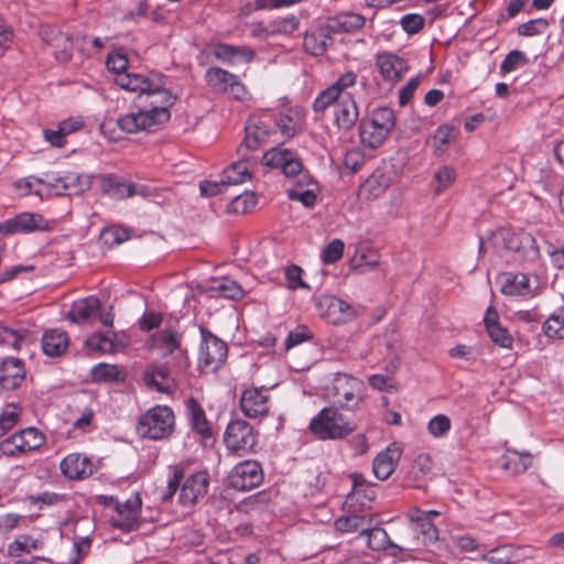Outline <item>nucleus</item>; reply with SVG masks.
<instances>
[{
  "mask_svg": "<svg viewBox=\"0 0 564 564\" xmlns=\"http://www.w3.org/2000/svg\"><path fill=\"white\" fill-rule=\"evenodd\" d=\"M358 74L348 69L339 74L336 80L322 90L313 102L315 112L323 113L334 106V122L339 130L349 131L358 121L359 109L355 98Z\"/></svg>",
  "mask_w": 564,
  "mask_h": 564,
  "instance_id": "f257e3e1",
  "label": "nucleus"
},
{
  "mask_svg": "<svg viewBox=\"0 0 564 564\" xmlns=\"http://www.w3.org/2000/svg\"><path fill=\"white\" fill-rule=\"evenodd\" d=\"M176 97L165 88V77L160 75V85L151 89L139 100L137 110L121 116L118 127L127 133H137L152 129L170 120V107L175 104Z\"/></svg>",
  "mask_w": 564,
  "mask_h": 564,
  "instance_id": "f03ea898",
  "label": "nucleus"
},
{
  "mask_svg": "<svg viewBox=\"0 0 564 564\" xmlns=\"http://www.w3.org/2000/svg\"><path fill=\"white\" fill-rule=\"evenodd\" d=\"M209 487V475L206 471H197L184 479V470L174 466L172 476L167 480V491L164 500L171 499L180 489L178 502L184 507L193 506L203 499Z\"/></svg>",
  "mask_w": 564,
  "mask_h": 564,
  "instance_id": "7ed1b4c3",
  "label": "nucleus"
},
{
  "mask_svg": "<svg viewBox=\"0 0 564 564\" xmlns=\"http://www.w3.org/2000/svg\"><path fill=\"white\" fill-rule=\"evenodd\" d=\"M394 112L389 107L373 109L359 122V137L364 147L377 149L383 144L394 127Z\"/></svg>",
  "mask_w": 564,
  "mask_h": 564,
  "instance_id": "20e7f679",
  "label": "nucleus"
},
{
  "mask_svg": "<svg viewBox=\"0 0 564 564\" xmlns=\"http://www.w3.org/2000/svg\"><path fill=\"white\" fill-rule=\"evenodd\" d=\"M98 502L113 511L110 523L113 528L124 532L138 529L142 508L139 492L132 494L127 500L120 501L113 496H99Z\"/></svg>",
  "mask_w": 564,
  "mask_h": 564,
  "instance_id": "39448f33",
  "label": "nucleus"
},
{
  "mask_svg": "<svg viewBox=\"0 0 564 564\" xmlns=\"http://www.w3.org/2000/svg\"><path fill=\"white\" fill-rule=\"evenodd\" d=\"M174 426L173 410L167 405H155L140 416L137 432L143 438L160 441L170 437Z\"/></svg>",
  "mask_w": 564,
  "mask_h": 564,
  "instance_id": "423d86ee",
  "label": "nucleus"
},
{
  "mask_svg": "<svg viewBox=\"0 0 564 564\" xmlns=\"http://www.w3.org/2000/svg\"><path fill=\"white\" fill-rule=\"evenodd\" d=\"M310 431L319 440H338L354 431L352 425L333 406L322 409L310 422Z\"/></svg>",
  "mask_w": 564,
  "mask_h": 564,
  "instance_id": "0eeeda50",
  "label": "nucleus"
},
{
  "mask_svg": "<svg viewBox=\"0 0 564 564\" xmlns=\"http://www.w3.org/2000/svg\"><path fill=\"white\" fill-rule=\"evenodd\" d=\"M151 346L159 350L162 356H173L174 368L185 371L189 367L187 350L183 348V334L174 328H164L154 333L151 338Z\"/></svg>",
  "mask_w": 564,
  "mask_h": 564,
  "instance_id": "6e6552de",
  "label": "nucleus"
},
{
  "mask_svg": "<svg viewBox=\"0 0 564 564\" xmlns=\"http://www.w3.org/2000/svg\"><path fill=\"white\" fill-rule=\"evenodd\" d=\"M226 448L239 456L251 453L258 443V432L242 419L231 420L224 433Z\"/></svg>",
  "mask_w": 564,
  "mask_h": 564,
  "instance_id": "1a4fd4ad",
  "label": "nucleus"
},
{
  "mask_svg": "<svg viewBox=\"0 0 564 564\" xmlns=\"http://www.w3.org/2000/svg\"><path fill=\"white\" fill-rule=\"evenodd\" d=\"M45 435L36 427H25L0 443V452L8 457H21L44 445Z\"/></svg>",
  "mask_w": 564,
  "mask_h": 564,
  "instance_id": "9d476101",
  "label": "nucleus"
},
{
  "mask_svg": "<svg viewBox=\"0 0 564 564\" xmlns=\"http://www.w3.org/2000/svg\"><path fill=\"white\" fill-rule=\"evenodd\" d=\"M200 336L198 365L204 372H215L227 359V344L204 327H200Z\"/></svg>",
  "mask_w": 564,
  "mask_h": 564,
  "instance_id": "9b49d317",
  "label": "nucleus"
},
{
  "mask_svg": "<svg viewBox=\"0 0 564 564\" xmlns=\"http://www.w3.org/2000/svg\"><path fill=\"white\" fill-rule=\"evenodd\" d=\"M362 391L361 380L347 373H337L333 380L330 394L340 408L355 410L362 401Z\"/></svg>",
  "mask_w": 564,
  "mask_h": 564,
  "instance_id": "f8f14e48",
  "label": "nucleus"
},
{
  "mask_svg": "<svg viewBox=\"0 0 564 564\" xmlns=\"http://www.w3.org/2000/svg\"><path fill=\"white\" fill-rule=\"evenodd\" d=\"M275 133L273 119L269 113L252 115L246 122L245 138L239 152L246 150L256 151L269 143Z\"/></svg>",
  "mask_w": 564,
  "mask_h": 564,
  "instance_id": "ddd939ff",
  "label": "nucleus"
},
{
  "mask_svg": "<svg viewBox=\"0 0 564 564\" xmlns=\"http://www.w3.org/2000/svg\"><path fill=\"white\" fill-rule=\"evenodd\" d=\"M262 163L272 169H280L289 178L300 176L303 181H308L307 185L312 184V180L303 173L302 159L295 151L281 147L272 148L263 154Z\"/></svg>",
  "mask_w": 564,
  "mask_h": 564,
  "instance_id": "4468645a",
  "label": "nucleus"
},
{
  "mask_svg": "<svg viewBox=\"0 0 564 564\" xmlns=\"http://www.w3.org/2000/svg\"><path fill=\"white\" fill-rule=\"evenodd\" d=\"M205 82L209 88L230 95L237 100H243L248 96L246 85L239 77L218 66L209 67L205 73Z\"/></svg>",
  "mask_w": 564,
  "mask_h": 564,
  "instance_id": "2eb2a0df",
  "label": "nucleus"
},
{
  "mask_svg": "<svg viewBox=\"0 0 564 564\" xmlns=\"http://www.w3.org/2000/svg\"><path fill=\"white\" fill-rule=\"evenodd\" d=\"M271 395L264 387H249L242 390L239 408L245 416L257 420L267 417L271 409Z\"/></svg>",
  "mask_w": 564,
  "mask_h": 564,
  "instance_id": "dca6fc26",
  "label": "nucleus"
},
{
  "mask_svg": "<svg viewBox=\"0 0 564 564\" xmlns=\"http://www.w3.org/2000/svg\"><path fill=\"white\" fill-rule=\"evenodd\" d=\"M263 481V470L257 460H243L237 464L228 476L230 487L247 491L260 486Z\"/></svg>",
  "mask_w": 564,
  "mask_h": 564,
  "instance_id": "f3484780",
  "label": "nucleus"
},
{
  "mask_svg": "<svg viewBox=\"0 0 564 564\" xmlns=\"http://www.w3.org/2000/svg\"><path fill=\"white\" fill-rule=\"evenodd\" d=\"M503 247L517 253L518 259L523 262H534L540 257V248L535 238L529 232H514L506 230L502 232Z\"/></svg>",
  "mask_w": 564,
  "mask_h": 564,
  "instance_id": "a211bd4d",
  "label": "nucleus"
},
{
  "mask_svg": "<svg viewBox=\"0 0 564 564\" xmlns=\"http://www.w3.org/2000/svg\"><path fill=\"white\" fill-rule=\"evenodd\" d=\"M334 34L326 21L313 24L305 31L303 36V48L312 56H323L333 44Z\"/></svg>",
  "mask_w": 564,
  "mask_h": 564,
  "instance_id": "6ab92c4d",
  "label": "nucleus"
},
{
  "mask_svg": "<svg viewBox=\"0 0 564 564\" xmlns=\"http://www.w3.org/2000/svg\"><path fill=\"white\" fill-rule=\"evenodd\" d=\"M50 229V223L41 214L20 213L17 216L0 223V234L32 232Z\"/></svg>",
  "mask_w": 564,
  "mask_h": 564,
  "instance_id": "aec40b11",
  "label": "nucleus"
},
{
  "mask_svg": "<svg viewBox=\"0 0 564 564\" xmlns=\"http://www.w3.org/2000/svg\"><path fill=\"white\" fill-rule=\"evenodd\" d=\"M59 469L68 480H84L97 470V465L85 454L70 453L61 460Z\"/></svg>",
  "mask_w": 564,
  "mask_h": 564,
  "instance_id": "412c9836",
  "label": "nucleus"
},
{
  "mask_svg": "<svg viewBox=\"0 0 564 564\" xmlns=\"http://www.w3.org/2000/svg\"><path fill=\"white\" fill-rule=\"evenodd\" d=\"M160 75L161 74L151 73L150 75L145 76L142 74L127 72L126 74H120L117 76L116 83L118 86L128 91L139 93V100H142V97L145 96L151 87H159Z\"/></svg>",
  "mask_w": 564,
  "mask_h": 564,
  "instance_id": "4be33fe9",
  "label": "nucleus"
},
{
  "mask_svg": "<svg viewBox=\"0 0 564 564\" xmlns=\"http://www.w3.org/2000/svg\"><path fill=\"white\" fill-rule=\"evenodd\" d=\"M402 449L392 443L377 454L372 462V470L379 480H387L394 471L401 458Z\"/></svg>",
  "mask_w": 564,
  "mask_h": 564,
  "instance_id": "5701e85b",
  "label": "nucleus"
},
{
  "mask_svg": "<svg viewBox=\"0 0 564 564\" xmlns=\"http://www.w3.org/2000/svg\"><path fill=\"white\" fill-rule=\"evenodd\" d=\"M376 66L382 78L391 84L398 83L409 68L408 63L402 57L389 52L377 55Z\"/></svg>",
  "mask_w": 564,
  "mask_h": 564,
  "instance_id": "b1692460",
  "label": "nucleus"
},
{
  "mask_svg": "<svg viewBox=\"0 0 564 564\" xmlns=\"http://www.w3.org/2000/svg\"><path fill=\"white\" fill-rule=\"evenodd\" d=\"M145 384L159 392H170L176 388V382L166 365H150L144 373Z\"/></svg>",
  "mask_w": 564,
  "mask_h": 564,
  "instance_id": "393cba45",
  "label": "nucleus"
},
{
  "mask_svg": "<svg viewBox=\"0 0 564 564\" xmlns=\"http://www.w3.org/2000/svg\"><path fill=\"white\" fill-rule=\"evenodd\" d=\"M25 378L24 364L19 358L9 357L0 366V386L4 390L19 388Z\"/></svg>",
  "mask_w": 564,
  "mask_h": 564,
  "instance_id": "a878e982",
  "label": "nucleus"
},
{
  "mask_svg": "<svg viewBox=\"0 0 564 564\" xmlns=\"http://www.w3.org/2000/svg\"><path fill=\"white\" fill-rule=\"evenodd\" d=\"M214 56L229 65H234L237 62L250 63L254 56V51L246 45L237 46L227 43H217L213 47Z\"/></svg>",
  "mask_w": 564,
  "mask_h": 564,
  "instance_id": "bb28decb",
  "label": "nucleus"
},
{
  "mask_svg": "<svg viewBox=\"0 0 564 564\" xmlns=\"http://www.w3.org/2000/svg\"><path fill=\"white\" fill-rule=\"evenodd\" d=\"M500 291L507 296H525L531 292L529 276L524 273L505 272L498 278Z\"/></svg>",
  "mask_w": 564,
  "mask_h": 564,
  "instance_id": "cd10ccee",
  "label": "nucleus"
},
{
  "mask_svg": "<svg viewBox=\"0 0 564 564\" xmlns=\"http://www.w3.org/2000/svg\"><path fill=\"white\" fill-rule=\"evenodd\" d=\"M96 181L99 185L102 194L113 199H126L128 198L130 182L123 177L113 174H99L96 176Z\"/></svg>",
  "mask_w": 564,
  "mask_h": 564,
  "instance_id": "c85d7f7f",
  "label": "nucleus"
},
{
  "mask_svg": "<svg viewBox=\"0 0 564 564\" xmlns=\"http://www.w3.org/2000/svg\"><path fill=\"white\" fill-rule=\"evenodd\" d=\"M333 34L354 33L366 23V18L355 12H341L325 20Z\"/></svg>",
  "mask_w": 564,
  "mask_h": 564,
  "instance_id": "c756f323",
  "label": "nucleus"
},
{
  "mask_svg": "<svg viewBox=\"0 0 564 564\" xmlns=\"http://www.w3.org/2000/svg\"><path fill=\"white\" fill-rule=\"evenodd\" d=\"M408 517L414 524V531L422 535L424 544H432L438 540V529L433 523L432 519H429V513H424V510L414 508L409 511Z\"/></svg>",
  "mask_w": 564,
  "mask_h": 564,
  "instance_id": "7c9ffc66",
  "label": "nucleus"
},
{
  "mask_svg": "<svg viewBox=\"0 0 564 564\" xmlns=\"http://www.w3.org/2000/svg\"><path fill=\"white\" fill-rule=\"evenodd\" d=\"M99 310V299L95 296H87L85 299L77 300L72 304L70 310L67 313V317L74 323L83 324L95 318Z\"/></svg>",
  "mask_w": 564,
  "mask_h": 564,
  "instance_id": "2f4dec72",
  "label": "nucleus"
},
{
  "mask_svg": "<svg viewBox=\"0 0 564 564\" xmlns=\"http://www.w3.org/2000/svg\"><path fill=\"white\" fill-rule=\"evenodd\" d=\"M69 346V338L65 330L53 328L44 332L42 336V350L48 357L62 356Z\"/></svg>",
  "mask_w": 564,
  "mask_h": 564,
  "instance_id": "473e14b6",
  "label": "nucleus"
},
{
  "mask_svg": "<svg viewBox=\"0 0 564 564\" xmlns=\"http://www.w3.org/2000/svg\"><path fill=\"white\" fill-rule=\"evenodd\" d=\"M186 411L193 431L199 434L204 440L210 438L213 436L212 425L199 402L194 398L188 399L186 402Z\"/></svg>",
  "mask_w": 564,
  "mask_h": 564,
  "instance_id": "72a5a7b5",
  "label": "nucleus"
},
{
  "mask_svg": "<svg viewBox=\"0 0 564 564\" xmlns=\"http://www.w3.org/2000/svg\"><path fill=\"white\" fill-rule=\"evenodd\" d=\"M361 535L367 538V545L373 551H388L394 556L402 551L401 546L390 541L387 531L382 528L362 529Z\"/></svg>",
  "mask_w": 564,
  "mask_h": 564,
  "instance_id": "f704fd0d",
  "label": "nucleus"
},
{
  "mask_svg": "<svg viewBox=\"0 0 564 564\" xmlns=\"http://www.w3.org/2000/svg\"><path fill=\"white\" fill-rule=\"evenodd\" d=\"M325 317L332 324H345L355 317V310L347 302L339 297L326 300Z\"/></svg>",
  "mask_w": 564,
  "mask_h": 564,
  "instance_id": "c9c22d12",
  "label": "nucleus"
},
{
  "mask_svg": "<svg viewBox=\"0 0 564 564\" xmlns=\"http://www.w3.org/2000/svg\"><path fill=\"white\" fill-rule=\"evenodd\" d=\"M141 19H149L154 22L163 20V15L159 11V8H152L150 0H140L134 8L127 11L122 21L138 23Z\"/></svg>",
  "mask_w": 564,
  "mask_h": 564,
  "instance_id": "e433bc0d",
  "label": "nucleus"
},
{
  "mask_svg": "<svg viewBox=\"0 0 564 564\" xmlns=\"http://www.w3.org/2000/svg\"><path fill=\"white\" fill-rule=\"evenodd\" d=\"M43 543L29 534H20L8 544V555L11 557H21L42 547Z\"/></svg>",
  "mask_w": 564,
  "mask_h": 564,
  "instance_id": "4c0bfd02",
  "label": "nucleus"
},
{
  "mask_svg": "<svg viewBox=\"0 0 564 564\" xmlns=\"http://www.w3.org/2000/svg\"><path fill=\"white\" fill-rule=\"evenodd\" d=\"M243 159L230 164L224 171V178L228 183V185H237L246 182L251 177V162L242 154Z\"/></svg>",
  "mask_w": 564,
  "mask_h": 564,
  "instance_id": "58836bf2",
  "label": "nucleus"
},
{
  "mask_svg": "<svg viewBox=\"0 0 564 564\" xmlns=\"http://www.w3.org/2000/svg\"><path fill=\"white\" fill-rule=\"evenodd\" d=\"M30 332L26 328H10L0 324V344L20 350L28 341Z\"/></svg>",
  "mask_w": 564,
  "mask_h": 564,
  "instance_id": "ea45409f",
  "label": "nucleus"
},
{
  "mask_svg": "<svg viewBox=\"0 0 564 564\" xmlns=\"http://www.w3.org/2000/svg\"><path fill=\"white\" fill-rule=\"evenodd\" d=\"M543 334L553 340L564 339V307L557 308L542 325Z\"/></svg>",
  "mask_w": 564,
  "mask_h": 564,
  "instance_id": "a19ab883",
  "label": "nucleus"
},
{
  "mask_svg": "<svg viewBox=\"0 0 564 564\" xmlns=\"http://www.w3.org/2000/svg\"><path fill=\"white\" fill-rule=\"evenodd\" d=\"M532 464V458L529 454H520L516 451H508L502 457V468L512 474L525 473Z\"/></svg>",
  "mask_w": 564,
  "mask_h": 564,
  "instance_id": "79ce46f5",
  "label": "nucleus"
},
{
  "mask_svg": "<svg viewBox=\"0 0 564 564\" xmlns=\"http://www.w3.org/2000/svg\"><path fill=\"white\" fill-rule=\"evenodd\" d=\"M91 378L94 382H115L123 380L124 376L117 365L97 364L91 369Z\"/></svg>",
  "mask_w": 564,
  "mask_h": 564,
  "instance_id": "37998d69",
  "label": "nucleus"
},
{
  "mask_svg": "<svg viewBox=\"0 0 564 564\" xmlns=\"http://www.w3.org/2000/svg\"><path fill=\"white\" fill-rule=\"evenodd\" d=\"M457 129L451 124L440 126L433 135L434 152L436 155H443L452 140L456 139Z\"/></svg>",
  "mask_w": 564,
  "mask_h": 564,
  "instance_id": "c03bdc74",
  "label": "nucleus"
},
{
  "mask_svg": "<svg viewBox=\"0 0 564 564\" xmlns=\"http://www.w3.org/2000/svg\"><path fill=\"white\" fill-rule=\"evenodd\" d=\"M22 409L17 403H8L0 411V437L11 431L21 417Z\"/></svg>",
  "mask_w": 564,
  "mask_h": 564,
  "instance_id": "a18cd8bd",
  "label": "nucleus"
},
{
  "mask_svg": "<svg viewBox=\"0 0 564 564\" xmlns=\"http://www.w3.org/2000/svg\"><path fill=\"white\" fill-rule=\"evenodd\" d=\"M271 22V34L276 35H292L300 28V19L294 14L284 18H276Z\"/></svg>",
  "mask_w": 564,
  "mask_h": 564,
  "instance_id": "49530a36",
  "label": "nucleus"
},
{
  "mask_svg": "<svg viewBox=\"0 0 564 564\" xmlns=\"http://www.w3.org/2000/svg\"><path fill=\"white\" fill-rule=\"evenodd\" d=\"M257 196L253 192H245L231 199L228 213L242 215L250 212L257 205Z\"/></svg>",
  "mask_w": 564,
  "mask_h": 564,
  "instance_id": "de8ad7c7",
  "label": "nucleus"
},
{
  "mask_svg": "<svg viewBox=\"0 0 564 564\" xmlns=\"http://www.w3.org/2000/svg\"><path fill=\"white\" fill-rule=\"evenodd\" d=\"M289 199L302 203L305 207H312L316 202V194L313 188L304 187L301 181L286 189Z\"/></svg>",
  "mask_w": 564,
  "mask_h": 564,
  "instance_id": "09e8293b",
  "label": "nucleus"
},
{
  "mask_svg": "<svg viewBox=\"0 0 564 564\" xmlns=\"http://www.w3.org/2000/svg\"><path fill=\"white\" fill-rule=\"evenodd\" d=\"M481 560L490 564H512L514 553L511 546L501 545L482 554Z\"/></svg>",
  "mask_w": 564,
  "mask_h": 564,
  "instance_id": "8fccbe9b",
  "label": "nucleus"
},
{
  "mask_svg": "<svg viewBox=\"0 0 564 564\" xmlns=\"http://www.w3.org/2000/svg\"><path fill=\"white\" fill-rule=\"evenodd\" d=\"M550 26V22L544 18H538L521 23L517 31L521 36H536L543 34Z\"/></svg>",
  "mask_w": 564,
  "mask_h": 564,
  "instance_id": "3c124183",
  "label": "nucleus"
},
{
  "mask_svg": "<svg viewBox=\"0 0 564 564\" xmlns=\"http://www.w3.org/2000/svg\"><path fill=\"white\" fill-rule=\"evenodd\" d=\"M303 269L296 264H290L284 268L286 288L289 290L310 289V285L303 280Z\"/></svg>",
  "mask_w": 564,
  "mask_h": 564,
  "instance_id": "603ef678",
  "label": "nucleus"
},
{
  "mask_svg": "<svg viewBox=\"0 0 564 564\" xmlns=\"http://www.w3.org/2000/svg\"><path fill=\"white\" fill-rule=\"evenodd\" d=\"M456 180V172L451 166H442L434 174L436 187L434 188L435 195H441L445 189L451 187Z\"/></svg>",
  "mask_w": 564,
  "mask_h": 564,
  "instance_id": "864d4df0",
  "label": "nucleus"
},
{
  "mask_svg": "<svg viewBox=\"0 0 564 564\" xmlns=\"http://www.w3.org/2000/svg\"><path fill=\"white\" fill-rule=\"evenodd\" d=\"M345 249L344 241L341 239H334L325 246L321 253V260L324 264H334L339 261L343 257Z\"/></svg>",
  "mask_w": 564,
  "mask_h": 564,
  "instance_id": "5fc2aeb1",
  "label": "nucleus"
},
{
  "mask_svg": "<svg viewBox=\"0 0 564 564\" xmlns=\"http://www.w3.org/2000/svg\"><path fill=\"white\" fill-rule=\"evenodd\" d=\"M451 427V419L445 414H436L427 423V432L435 438L446 435Z\"/></svg>",
  "mask_w": 564,
  "mask_h": 564,
  "instance_id": "6e6d98bb",
  "label": "nucleus"
},
{
  "mask_svg": "<svg viewBox=\"0 0 564 564\" xmlns=\"http://www.w3.org/2000/svg\"><path fill=\"white\" fill-rule=\"evenodd\" d=\"M275 128H279L281 133L290 139L301 130V123L289 115H280L276 120H273V129L275 130Z\"/></svg>",
  "mask_w": 564,
  "mask_h": 564,
  "instance_id": "4d7b16f0",
  "label": "nucleus"
},
{
  "mask_svg": "<svg viewBox=\"0 0 564 564\" xmlns=\"http://www.w3.org/2000/svg\"><path fill=\"white\" fill-rule=\"evenodd\" d=\"M223 297L229 300H239L243 296L245 292L242 288L234 280H221L214 286Z\"/></svg>",
  "mask_w": 564,
  "mask_h": 564,
  "instance_id": "13d9d810",
  "label": "nucleus"
},
{
  "mask_svg": "<svg viewBox=\"0 0 564 564\" xmlns=\"http://www.w3.org/2000/svg\"><path fill=\"white\" fill-rule=\"evenodd\" d=\"M366 519L356 514L340 517L335 521V528L341 533L362 531Z\"/></svg>",
  "mask_w": 564,
  "mask_h": 564,
  "instance_id": "bf43d9fd",
  "label": "nucleus"
},
{
  "mask_svg": "<svg viewBox=\"0 0 564 564\" xmlns=\"http://www.w3.org/2000/svg\"><path fill=\"white\" fill-rule=\"evenodd\" d=\"M528 63L527 55L518 50H513L507 54L503 61L500 64L501 74H508L513 72L520 65H525Z\"/></svg>",
  "mask_w": 564,
  "mask_h": 564,
  "instance_id": "052dcab7",
  "label": "nucleus"
},
{
  "mask_svg": "<svg viewBox=\"0 0 564 564\" xmlns=\"http://www.w3.org/2000/svg\"><path fill=\"white\" fill-rule=\"evenodd\" d=\"M106 65L109 70L113 72L119 76L126 74L129 65L128 57L121 51H113L108 54Z\"/></svg>",
  "mask_w": 564,
  "mask_h": 564,
  "instance_id": "680f3d73",
  "label": "nucleus"
},
{
  "mask_svg": "<svg viewBox=\"0 0 564 564\" xmlns=\"http://www.w3.org/2000/svg\"><path fill=\"white\" fill-rule=\"evenodd\" d=\"M86 345L89 349L99 352H111L115 350L113 341L101 333L88 337Z\"/></svg>",
  "mask_w": 564,
  "mask_h": 564,
  "instance_id": "e2e57ef3",
  "label": "nucleus"
},
{
  "mask_svg": "<svg viewBox=\"0 0 564 564\" xmlns=\"http://www.w3.org/2000/svg\"><path fill=\"white\" fill-rule=\"evenodd\" d=\"M491 340L502 348H511L513 344V337L509 330L500 325L491 326L487 330Z\"/></svg>",
  "mask_w": 564,
  "mask_h": 564,
  "instance_id": "0e129e2a",
  "label": "nucleus"
},
{
  "mask_svg": "<svg viewBox=\"0 0 564 564\" xmlns=\"http://www.w3.org/2000/svg\"><path fill=\"white\" fill-rule=\"evenodd\" d=\"M400 23L404 32L415 34L424 28V18L420 14L409 13L402 17Z\"/></svg>",
  "mask_w": 564,
  "mask_h": 564,
  "instance_id": "69168bd1",
  "label": "nucleus"
},
{
  "mask_svg": "<svg viewBox=\"0 0 564 564\" xmlns=\"http://www.w3.org/2000/svg\"><path fill=\"white\" fill-rule=\"evenodd\" d=\"M364 163L365 155L359 149L348 150L344 155V165L352 173L359 171Z\"/></svg>",
  "mask_w": 564,
  "mask_h": 564,
  "instance_id": "338daca9",
  "label": "nucleus"
},
{
  "mask_svg": "<svg viewBox=\"0 0 564 564\" xmlns=\"http://www.w3.org/2000/svg\"><path fill=\"white\" fill-rule=\"evenodd\" d=\"M163 315L155 312H145L139 321L140 329L143 332H151L161 326Z\"/></svg>",
  "mask_w": 564,
  "mask_h": 564,
  "instance_id": "774afa93",
  "label": "nucleus"
}]
</instances>
